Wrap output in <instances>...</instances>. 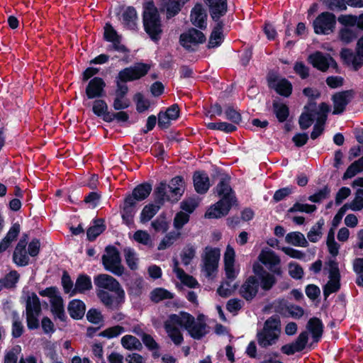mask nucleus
I'll use <instances>...</instances> for the list:
<instances>
[{
    "label": "nucleus",
    "mask_w": 363,
    "mask_h": 363,
    "mask_svg": "<svg viewBox=\"0 0 363 363\" xmlns=\"http://www.w3.org/2000/svg\"><path fill=\"white\" fill-rule=\"evenodd\" d=\"M230 177L225 174L215 187V192L220 197L216 203L211 206L205 213V218H220L228 214L233 206L237 202L235 191L230 185Z\"/></svg>",
    "instance_id": "nucleus-1"
},
{
    "label": "nucleus",
    "mask_w": 363,
    "mask_h": 363,
    "mask_svg": "<svg viewBox=\"0 0 363 363\" xmlns=\"http://www.w3.org/2000/svg\"><path fill=\"white\" fill-rule=\"evenodd\" d=\"M152 190V186L149 182H143L137 185L131 194H127L124 198L121 209L123 223L130 228L134 225V217L137 212V202L146 199Z\"/></svg>",
    "instance_id": "nucleus-2"
},
{
    "label": "nucleus",
    "mask_w": 363,
    "mask_h": 363,
    "mask_svg": "<svg viewBox=\"0 0 363 363\" xmlns=\"http://www.w3.org/2000/svg\"><path fill=\"white\" fill-rule=\"evenodd\" d=\"M150 69V65L144 62H136L133 66L127 67L120 70L114 79L116 85L115 98L125 99L128 94V82L140 79Z\"/></svg>",
    "instance_id": "nucleus-3"
},
{
    "label": "nucleus",
    "mask_w": 363,
    "mask_h": 363,
    "mask_svg": "<svg viewBox=\"0 0 363 363\" xmlns=\"http://www.w3.org/2000/svg\"><path fill=\"white\" fill-rule=\"evenodd\" d=\"M208 6L209 13L212 20L216 22L210 37L207 48L211 49L218 47L222 43L224 35L223 29L224 23L220 18L224 16L228 11V0H203Z\"/></svg>",
    "instance_id": "nucleus-4"
},
{
    "label": "nucleus",
    "mask_w": 363,
    "mask_h": 363,
    "mask_svg": "<svg viewBox=\"0 0 363 363\" xmlns=\"http://www.w3.org/2000/svg\"><path fill=\"white\" fill-rule=\"evenodd\" d=\"M143 28L151 40L157 43L163 34L162 23L160 13L153 1L143 4Z\"/></svg>",
    "instance_id": "nucleus-5"
},
{
    "label": "nucleus",
    "mask_w": 363,
    "mask_h": 363,
    "mask_svg": "<svg viewBox=\"0 0 363 363\" xmlns=\"http://www.w3.org/2000/svg\"><path fill=\"white\" fill-rule=\"evenodd\" d=\"M94 281L97 287L115 292L117 301L116 308H120L125 301V291L119 282L114 277L106 274H100L94 277Z\"/></svg>",
    "instance_id": "nucleus-6"
},
{
    "label": "nucleus",
    "mask_w": 363,
    "mask_h": 363,
    "mask_svg": "<svg viewBox=\"0 0 363 363\" xmlns=\"http://www.w3.org/2000/svg\"><path fill=\"white\" fill-rule=\"evenodd\" d=\"M337 21L340 23V16L337 18L333 12L320 13L313 21L314 33L317 35H329L334 33Z\"/></svg>",
    "instance_id": "nucleus-7"
},
{
    "label": "nucleus",
    "mask_w": 363,
    "mask_h": 363,
    "mask_svg": "<svg viewBox=\"0 0 363 363\" xmlns=\"http://www.w3.org/2000/svg\"><path fill=\"white\" fill-rule=\"evenodd\" d=\"M357 28L363 30V13L355 15H342V41L347 43L356 38Z\"/></svg>",
    "instance_id": "nucleus-8"
},
{
    "label": "nucleus",
    "mask_w": 363,
    "mask_h": 363,
    "mask_svg": "<svg viewBox=\"0 0 363 363\" xmlns=\"http://www.w3.org/2000/svg\"><path fill=\"white\" fill-rule=\"evenodd\" d=\"M106 255L101 259L104 269L116 276H121L124 272V267L121 264V258L118 250L113 245H108L105 248Z\"/></svg>",
    "instance_id": "nucleus-9"
},
{
    "label": "nucleus",
    "mask_w": 363,
    "mask_h": 363,
    "mask_svg": "<svg viewBox=\"0 0 363 363\" xmlns=\"http://www.w3.org/2000/svg\"><path fill=\"white\" fill-rule=\"evenodd\" d=\"M41 303L35 293L32 292L26 301V322L30 330L38 329L40 326L38 316L41 313Z\"/></svg>",
    "instance_id": "nucleus-10"
},
{
    "label": "nucleus",
    "mask_w": 363,
    "mask_h": 363,
    "mask_svg": "<svg viewBox=\"0 0 363 363\" xmlns=\"http://www.w3.org/2000/svg\"><path fill=\"white\" fill-rule=\"evenodd\" d=\"M206 40L203 33L194 28H189L187 32L182 33L179 37L180 45L189 52L196 51V49L192 47L191 44H202Z\"/></svg>",
    "instance_id": "nucleus-11"
},
{
    "label": "nucleus",
    "mask_w": 363,
    "mask_h": 363,
    "mask_svg": "<svg viewBox=\"0 0 363 363\" xmlns=\"http://www.w3.org/2000/svg\"><path fill=\"white\" fill-rule=\"evenodd\" d=\"M220 256L219 248L210 247L205 248V255L202 257V261L203 269L207 277H211L213 274L218 270Z\"/></svg>",
    "instance_id": "nucleus-12"
},
{
    "label": "nucleus",
    "mask_w": 363,
    "mask_h": 363,
    "mask_svg": "<svg viewBox=\"0 0 363 363\" xmlns=\"http://www.w3.org/2000/svg\"><path fill=\"white\" fill-rule=\"evenodd\" d=\"M116 16L121 21L123 27L128 30H136L138 29V16L135 8L133 6H121Z\"/></svg>",
    "instance_id": "nucleus-13"
},
{
    "label": "nucleus",
    "mask_w": 363,
    "mask_h": 363,
    "mask_svg": "<svg viewBox=\"0 0 363 363\" xmlns=\"http://www.w3.org/2000/svg\"><path fill=\"white\" fill-rule=\"evenodd\" d=\"M307 60L314 68L322 72L327 71L330 66L337 68V63L330 54H324L320 51L309 55Z\"/></svg>",
    "instance_id": "nucleus-14"
},
{
    "label": "nucleus",
    "mask_w": 363,
    "mask_h": 363,
    "mask_svg": "<svg viewBox=\"0 0 363 363\" xmlns=\"http://www.w3.org/2000/svg\"><path fill=\"white\" fill-rule=\"evenodd\" d=\"M258 259L272 273L279 277L282 275L283 272L279 266L281 259L274 251L271 250H262L259 255Z\"/></svg>",
    "instance_id": "nucleus-15"
},
{
    "label": "nucleus",
    "mask_w": 363,
    "mask_h": 363,
    "mask_svg": "<svg viewBox=\"0 0 363 363\" xmlns=\"http://www.w3.org/2000/svg\"><path fill=\"white\" fill-rule=\"evenodd\" d=\"M106 86V84L101 77H94L91 79L85 88V94L87 99H99L105 96Z\"/></svg>",
    "instance_id": "nucleus-16"
},
{
    "label": "nucleus",
    "mask_w": 363,
    "mask_h": 363,
    "mask_svg": "<svg viewBox=\"0 0 363 363\" xmlns=\"http://www.w3.org/2000/svg\"><path fill=\"white\" fill-rule=\"evenodd\" d=\"M259 287L258 278L255 276H250L241 285L239 294L247 301H251L257 295Z\"/></svg>",
    "instance_id": "nucleus-17"
},
{
    "label": "nucleus",
    "mask_w": 363,
    "mask_h": 363,
    "mask_svg": "<svg viewBox=\"0 0 363 363\" xmlns=\"http://www.w3.org/2000/svg\"><path fill=\"white\" fill-rule=\"evenodd\" d=\"M308 342V333L307 331L301 332L296 337L295 341L289 344H286L281 347V352L286 355H293L296 352H302L306 348Z\"/></svg>",
    "instance_id": "nucleus-18"
},
{
    "label": "nucleus",
    "mask_w": 363,
    "mask_h": 363,
    "mask_svg": "<svg viewBox=\"0 0 363 363\" xmlns=\"http://www.w3.org/2000/svg\"><path fill=\"white\" fill-rule=\"evenodd\" d=\"M269 321L264 324L262 330L257 333V340L258 345L262 348H267L277 342L279 334L272 331V328L269 326Z\"/></svg>",
    "instance_id": "nucleus-19"
},
{
    "label": "nucleus",
    "mask_w": 363,
    "mask_h": 363,
    "mask_svg": "<svg viewBox=\"0 0 363 363\" xmlns=\"http://www.w3.org/2000/svg\"><path fill=\"white\" fill-rule=\"evenodd\" d=\"M342 58L347 64H352L355 69L363 64V35L357 43V54L354 55L348 50H342Z\"/></svg>",
    "instance_id": "nucleus-20"
},
{
    "label": "nucleus",
    "mask_w": 363,
    "mask_h": 363,
    "mask_svg": "<svg viewBox=\"0 0 363 363\" xmlns=\"http://www.w3.org/2000/svg\"><path fill=\"white\" fill-rule=\"evenodd\" d=\"M194 323V316L190 313L182 311L180 315L171 314L168 319L164 322V326L166 330H170L171 328H177V325L186 328L188 324Z\"/></svg>",
    "instance_id": "nucleus-21"
},
{
    "label": "nucleus",
    "mask_w": 363,
    "mask_h": 363,
    "mask_svg": "<svg viewBox=\"0 0 363 363\" xmlns=\"http://www.w3.org/2000/svg\"><path fill=\"white\" fill-rule=\"evenodd\" d=\"M193 182L195 191L199 194H206L210 186V179L204 171H196L193 175Z\"/></svg>",
    "instance_id": "nucleus-22"
},
{
    "label": "nucleus",
    "mask_w": 363,
    "mask_h": 363,
    "mask_svg": "<svg viewBox=\"0 0 363 363\" xmlns=\"http://www.w3.org/2000/svg\"><path fill=\"white\" fill-rule=\"evenodd\" d=\"M191 21L194 26L200 28H206L207 13L201 4H196L191 11Z\"/></svg>",
    "instance_id": "nucleus-23"
},
{
    "label": "nucleus",
    "mask_w": 363,
    "mask_h": 363,
    "mask_svg": "<svg viewBox=\"0 0 363 363\" xmlns=\"http://www.w3.org/2000/svg\"><path fill=\"white\" fill-rule=\"evenodd\" d=\"M306 328L311 334L313 342L318 343L321 340L323 333V324L322 320L316 317L309 319Z\"/></svg>",
    "instance_id": "nucleus-24"
},
{
    "label": "nucleus",
    "mask_w": 363,
    "mask_h": 363,
    "mask_svg": "<svg viewBox=\"0 0 363 363\" xmlns=\"http://www.w3.org/2000/svg\"><path fill=\"white\" fill-rule=\"evenodd\" d=\"M67 311L72 319L81 320L84 315L86 306L82 300L73 299L69 302Z\"/></svg>",
    "instance_id": "nucleus-25"
},
{
    "label": "nucleus",
    "mask_w": 363,
    "mask_h": 363,
    "mask_svg": "<svg viewBox=\"0 0 363 363\" xmlns=\"http://www.w3.org/2000/svg\"><path fill=\"white\" fill-rule=\"evenodd\" d=\"M185 329L194 340H201L208 333L207 324L204 322L196 323L194 318V323L187 324Z\"/></svg>",
    "instance_id": "nucleus-26"
},
{
    "label": "nucleus",
    "mask_w": 363,
    "mask_h": 363,
    "mask_svg": "<svg viewBox=\"0 0 363 363\" xmlns=\"http://www.w3.org/2000/svg\"><path fill=\"white\" fill-rule=\"evenodd\" d=\"M185 182L182 176H176L173 177L170 182L168 187L170 189V192L174 196V201H178L180 197L184 192Z\"/></svg>",
    "instance_id": "nucleus-27"
},
{
    "label": "nucleus",
    "mask_w": 363,
    "mask_h": 363,
    "mask_svg": "<svg viewBox=\"0 0 363 363\" xmlns=\"http://www.w3.org/2000/svg\"><path fill=\"white\" fill-rule=\"evenodd\" d=\"M92 289L91 277L86 274H80L77 278L74 288L72 291V296L78 293L83 294Z\"/></svg>",
    "instance_id": "nucleus-28"
},
{
    "label": "nucleus",
    "mask_w": 363,
    "mask_h": 363,
    "mask_svg": "<svg viewBox=\"0 0 363 363\" xmlns=\"http://www.w3.org/2000/svg\"><path fill=\"white\" fill-rule=\"evenodd\" d=\"M106 226L103 218L93 220V225L86 230L87 240L90 242L94 241L98 236L106 230Z\"/></svg>",
    "instance_id": "nucleus-29"
},
{
    "label": "nucleus",
    "mask_w": 363,
    "mask_h": 363,
    "mask_svg": "<svg viewBox=\"0 0 363 363\" xmlns=\"http://www.w3.org/2000/svg\"><path fill=\"white\" fill-rule=\"evenodd\" d=\"M52 313L62 322H66L67 317L65 314L63 299L62 296L50 300Z\"/></svg>",
    "instance_id": "nucleus-30"
},
{
    "label": "nucleus",
    "mask_w": 363,
    "mask_h": 363,
    "mask_svg": "<svg viewBox=\"0 0 363 363\" xmlns=\"http://www.w3.org/2000/svg\"><path fill=\"white\" fill-rule=\"evenodd\" d=\"M95 100L93 102L92 111L98 117H101L103 121L107 122L108 116L110 115V111H108V106L107 103L104 99L101 98L94 99Z\"/></svg>",
    "instance_id": "nucleus-31"
},
{
    "label": "nucleus",
    "mask_w": 363,
    "mask_h": 363,
    "mask_svg": "<svg viewBox=\"0 0 363 363\" xmlns=\"http://www.w3.org/2000/svg\"><path fill=\"white\" fill-rule=\"evenodd\" d=\"M272 111L279 123L286 121L290 114L289 106L277 101H274L272 103Z\"/></svg>",
    "instance_id": "nucleus-32"
},
{
    "label": "nucleus",
    "mask_w": 363,
    "mask_h": 363,
    "mask_svg": "<svg viewBox=\"0 0 363 363\" xmlns=\"http://www.w3.org/2000/svg\"><path fill=\"white\" fill-rule=\"evenodd\" d=\"M167 184L165 182H161L157 186L155 187L153 193L154 203L160 208L164 204L166 201H169V196L167 194Z\"/></svg>",
    "instance_id": "nucleus-33"
},
{
    "label": "nucleus",
    "mask_w": 363,
    "mask_h": 363,
    "mask_svg": "<svg viewBox=\"0 0 363 363\" xmlns=\"http://www.w3.org/2000/svg\"><path fill=\"white\" fill-rule=\"evenodd\" d=\"M323 272L324 274H328V277L331 280H340V272L338 267V262L335 260V258H329L325 262Z\"/></svg>",
    "instance_id": "nucleus-34"
},
{
    "label": "nucleus",
    "mask_w": 363,
    "mask_h": 363,
    "mask_svg": "<svg viewBox=\"0 0 363 363\" xmlns=\"http://www.w3.org/2000/svg\"><path fill=\"white\" fill-rule=\"evenodd\" d=\"M20 275L16 270H11L3 278L0 279V291L3 289H11L16 286Z\"/></svg>",
    "instance_id": "nucleus-35"
},
{
    "label": "nucleus",
    "mask_w": 363,
    "mask_h": 363,
    "mask_svg": "<svg viewBox=\"0 0 363 363\" xmlns=\"http://www.w3.org/2000/svg\"><path fill=\"white\" fill-rule=\"evenodd\" d=\"M363 208V189H358L355 194V197L350 203H345L342 206V215L349 209L352 211H360Z\"/></svg>",
    "instance_id": "nucleus-36"
},
{
    "label": "nucleus",
    "mask_w": 363,
    "mask_h": 363,
    "mask_svg": "<svg viewBox=\"0 0 363 363\" xmlns=\"http://www.w3.org/2000/svg\"><path fill=\"white\" fill-rule=\"evenodd\" d=\"M161 208L157 205L151 203L145 205L140 215V222L146 223L150 221L160 211Z\"/></svg>",
    "instance_id": "nucleus-37"
},
{
    "label": "nucleus",
    "mask_w": 363,
    "mask_h": 363,
    "mask_svg": "<svg viewBox=\"0 0 363 363\" xmlns=\"http://www.w3.org/2000/svg\"><path fill=\"white\" fill-rule=\"evenodd\" d=\"M285 240L287 243L294 246L306 247L308 245L304 235L298 231L289 233L286 235Z\"/></svg>",
    "instance_id": "nucleus-38"
},
{
    "label": "nucleus",
    "mask_w": 363,
    "mask_h": 363,
    "mask_svg": "<svg viewBox=\"0 0 363 363\" xmlns=\"http://www.w3.org/2000/svg\"><path fill=\"white\" fill-rule=\"evenodd\" d=\"M150 298L152 302L157 303L163 300L173 298L174 295L168 290L164 288L158 287L154 289L150 292Z\"/></svg>",
    "instance_id": "nucleus-39"
},
{
    "label": "nucleus",
    "mask_w": 363,
    "mask_h": 363,
    "mask_svg": "<svg viewBox=\"0 0 363 363\" xmlns=\"http://www.w3.org/2000/svg\"><path fill=\"white\" fill-rule=\"evenodd\" d=\"M122 346L127 350H136L140 351L143 348L142 343L135 336L126 335L121 338Z\"/></svg>",
    "instance_id": "nucleus-40"
},
{
    "label": "nucleus",
    "mask_w": 363,
    "mask_h": 363,
    "mask_svg": "<svg viewBox=\"0 0 363 363\" xmlns=\"http://www.w3.org/2000/svg\"><path fill=\"white\" fill-rule=\"evenodd\" d=\"M206 125L209 130H220L226 133H231L237 130V127L235 124L227 122H211L207 123Z\"/></svg>",
    "instance_id": "nucleus-41"
},
{
    "label": "nucleus",
    "mask_w": 363,
    "mask_h": 363,
    "mask_svg": "<svg viewBox=\"0 0 363 363\" xmlns=\"http://www.w3.org/2000/svg\"><path fill=\"white\" fill-rule=\"evenodd\" d=\"M133 101L136 105V111L139 113H144L150 107V101L144 97L141 92H137L133 96Z\"/></svg>",
    "instance_id": "nucleus-42"
},
{
    "label": "nucleus",
    "mask_w": 363,
    "mask_h": 363,
    "mask_svg": "<svg viewBox=\"0 0 363 363\" xmlns=\"http://www.w3.org/2000/svg\"><path fill=\"white\" fill-rule=\"evenodd\" d=\"M275 274L269 272L262 277H259V283L261 289L265 291L271 290L277 283Z\"/></svg>",
    "instance_id": "nucleus-43"
},
{
    "label": "nucleus",
    "mask_w": 363,
    "mask_h": 363,
    "mask_svg": "<svg viewBox=\"0 0 363 363\" xmlns=\"http://www.w3.org/2000/svg\"><path fill=\"white\" fill-rule=\"evenodd\" d=\"M26 250H22L20 252L17 249H14L13 252L12 259L13 262L18 267H26L30 263V258Z\"/></svg>",
    "instance_id": "nucleus-44"
},
{
    "label": "nucleus",
    "mask_w": 363,
    "mask_h": 363,
    "mask_svg": "<svg viewBox=\"0 0 363 363\" xmlns=\"http://www.w3.org/2000/svg\"><path fill=\"white\" fill-rule=\"evenodd\" d=\"M292 84L286 79L283 78L280 79L275 87L276 92L284 97H289L292 93Z\"/></svg>",
    "instance_id": "nucleus-45"
},
{
    "label": "nucleus",
    "mask_w": 363,
    "mask_h": 363,
    "mask_svg": "<svg viewBox=\"0 0 363 363\" xmlns=\"http://www.w3.org/2000/svg\"><path fill=\"white\" fill-rule=\"evenodd\" d=\"M180 235L181 233L179 232H176L174 230L169 232L160 241L158 245L157 250H164L169 247L172 245H173L174 242L180 237Z\"/></svg>",
    "instance_id": "nucleus-46"
},
{
    "label": "nucleus",
    "mask_w": 363,
    "mask_h": 363,
    "mask_svg": "<svg viewBox=\"0 0 363 363\" xmlns=\"http://www.w3.org/2000/svg\"><path fill=\"white\" fill-rule=\"evenodd\" d=\"M124 257L128 267L133 271L138 269V259L135 257V250L130 247H125L123 249Z\"/></svg>",
    "instance_id": "nucleus-47"
},
{
    "label": "nucleus",
    "mask_w": 363,
    "mask_h": 363,
    "mask_svg": "<svg viewBox=\"0 0 363 363\" xmlns=\"http://www.w3.org/2000/svg\"><path fill=\"white\" fill-rule=\"evenodd\" d=\"M363 171V156L352 163L344 174V179H350Z\"/></svg>",
    "instance_id": "nucleus-48"
},
{
    "label": "nucleus",
    "mask_w": 363,
    "mask_h": 363,
    "mask_svg": "<svg viewBox=\"0 0 363 363\" xmlns=\"http://www.w3.org/2000/svg\"><path fill=\"white\" fill-rule=\"evenodd\" d=\"M151 226L156 233H166L169 229V224L166 220V216L164 213L160 214L156 219L151 223Z\"/></svg>",
    "instance_id": "nucleus-49"
},
{
    "label": "nucleus",
    "mask_w": 363,
    "mask_h": 363,
    "mask_svg": "<svg viewBox=\"0 0 363 363\" xmlns=\"http://www.w3.org/2000/svg\"><path fill=\"white\" fill-rule=\"evenodd\" d=\"M224 113L225 118L233 124L239 125L242 121L241 113L231 105L226 106Z\"/></svg>",
    "instance_id": "nucleus-50"
},
{
    "label": "nucleus",
    "mask_w": 363,
    "mask_h": 363,
    "mask_svg": "<svg viewBox=\"0 0 363 363\" xmlns=\"http://www.w3.org/2000/svg\"><path fill=\"white\" fill-rule=\"evenodd\" d=\"M316 206L313 204L301 203L299 202H296L288 210V213H294L296 212L312 213L316 210Z\"/></svg>",
    "instance_id": "nucleus-51"
},
{
    "label": "nucleus",
    "mask_w": 363,
    "mask_h": 363,
    "mask_svg": "<svg viewBox=\"0 0 363 363\" xmlns=\"http://www.w3.org/2000/svg\"><path fill=\"white\" fill-rule=\"evenodd\" d=\"M177 278L186 286L194 289L198 286L197 280L192 276L187 274L184 269H177Z\"/></svg>",
    "instance_id": "nucleus-52"
},
{
    "label": "nucleus",
    "mask_w": 363,
    "mask_h": 363,
    "mask_svg": "<svg viewBox=\"0 0 363 363\" xmlns=\"http://www.w3.org/2000/svg\"><path fill=\"white\" fill-rule=\"evenodd\" d=\"M98 297L101 300V301L108 308L110 309H118L119 308H116V306L117 305L116 298L115 299L114 303V298L112 295H111L108 292L106 291H100L97 294Z\"/></svg>",
    "instance_id": "nucleus-53"
},
{
    "label": "nucleus",
    "mask_w": 363,
    "mask_h": 363,
    "mask_svg": "<svg viewBox=\"0 0 363 363\" xmlns=\"http://www.w3.org/2000/svg\"><path fill=\"white\" fill-rule=\"evenodd\" d=\"M101 193L100 191H91L85 196L82 202L89 205L91 208H96L100 203Z\"/></svg>",
    "instance_id": "nucleus-54"
},
{
    "label": "nucleus",
    "mask_w": 363,
    "mask_h": 363,
    "mask_svg": "<svg viewBox=\"0 0 363 363\" xmlns=\"http://www.w3.org/2000/svg\"><path fill=\"white\" fill-rule=\"evenodd\" d=\"M182 4L179 1L169 0L166 4L167 18H171L175 16L181 11Z\"/></svg>",
    "instance_id": "nucleus-55"
},
{
    "label": "nucleus",
    "mask_w": 363,
    "mask_h": 363,
    "mask_svg": "<svg viewBox=\"0 0 363 363\" xmlns=\"http://www.w3.org/2000/svg\"><path fill=\"white\" fill-rule=\"evenodd\" d=\"M125 331V329L123 326L121 325H115L110 328H106L104 331L101 332L99 334V337H106L108 339H111L113 337H116L122 334Z\"/></svg>",
    "instance_id": "nucleus-56"
},
{
    "label": "nucleus",
    "mask_w": 363,
    "mask_h": 363,
    "mask_svg": "<svg viewBox=\"0 0 363 363\" xmlns=\"http://www.w3.org/2000/svg\"><path fill=\"white\" fill-rule=\"evenodd\" d=\"M196 255V250L191 245H187L181 253V259L184 265H189Z\"/></svg>",
    "instance_id": "nucleus-57"
},
{
    "label": "nucleus",
    "mask_w": 363,
    "mask_h": 363,
    "mask_svg": "<svg viewBox=\"0 0 363 363\" xmlns=\"http://www.w3.org/2000/svg\"><path fill=\"white\" fill-rule=\"evenodd\" d=\"M133 238L135 242L144 245H149L152 242L150 234L143 230H136L133 234Z\"/></svg>",
    "instance_id": "nucleus-58"
},
{
    "label": "nucleus",
    "mask_w": 363,
    "mask_h": 363,
    "mask_svg": "<svg viewBox=\"0 0 363 363\" xmlns=\"http://www.w3.org/2000/svg\"><path fill=\"white\" fill-rule=\"evenodd\" d=\"M189 215L186 213L182 211L177 213L173 220L174 227L177 230L182 229L189 222Z\"/></svg>",
    "instance_id": "nucleus-59"
},
{
    "label": "nucleus",
    "mask_w": 363,
    "mask_h": 363,
    "mask_svg": "<svg viewBox=\"0 0 363 363\" xmlns=\"http://www.w3.org/2000/svg\"><path fill=\"white\" fill-rule=\"evenodd\" d=\"M86 319L89 323L95 325L104 322V316L101 314V312L94 308H90L87 311Z\"/></svg>",
    "instance_id": "nucleus-60"
},
{
    "label": "nucleus",
    "mask_w": 363,
    "mask_h": 363,
    "mask_svg": "<svg viewBox=\"0 0 363 363\" xmlns=\"http://www.w3.org/2000/svg\"><path fill=\"white\" fill-rule=\"evenodd\" d=\"M315 116L310 113L303 112L301 114L298 123L301 130L308 129L313 123Z\"/></svg>",
    "instance_id": "nucleus-61"
},
{
    "label": "nucleus",
    "mask_w": 363,
    "mask_h": 363,
    "mask_svg": "<svg viewBox=\"0 0 363 363\" xmlns=\"http://www.w3.org/2000/svg\"><path fill=\"white\" fill-rule=\"evenodd\" d=\"M106 123H111L116 120L118 123H125L129 120V115L123 111H117V112H111Z\"/></svg>",
    "instance_id": "nucleus-62"
},
{
    "label": "nucleus",
    "mask_w": 363,
    "mask_h": 363,
    "mask_svg": "<svg viewBox=\"0 0 363 363\" xmlns=\"http://www.w3.org/2000/svg\"><path fill=\"white\" fill-rule=\"evenodd\" d=\"M141 339L145 346L150 351L158 350L160 348L159 344L155 340L152 336L150 334L143 333Z\"/></svg>",
    "instance_id": "nucleus-63"
},
{
    "label": "nucleus",
    "mask_w": 363,
    "mask_h": 363,
    "mask_svg": "<svg viewBox=\"0 0 363 363\" xmlns=\"http://www.w3.org/2000/svg\"><path fill=\"white\" fill-rule=\"evenodd\" d=\"M330 189L328 186H325L323 189L308 196V199L313 203H319L322 200L326 199L330 194Z\"/></svg>",
    "instance_id": "nucleus-64"
}]
</instances>
